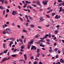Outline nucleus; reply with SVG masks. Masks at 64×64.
<instances>
[{"label":"nucleus","instance_id":"f704fd0d","mask_svg":"<svg viewBox=\"0 0 64 64\" xmlns=\"http://www.w3.org/2000/svg\"><path fill=\"white\" fill-rule=\"evenodd\" d=\"M30 59L32 60L33 59H34V57L32 56H31L30 57Z\"/></svg>","mask_w":64,"mask_h":64},{"label":"nucleus","instance_id":"5fc2aeb1","mask_svg":"<svg viewBox=\"0 0 64 64\" xmlns=\"http://www.w3.org/2000/svg\"><path fill=\"white\" fill-rule=\"evenodd\" d=\"M45 26L46 27H49V25H46Z\"/></svg>","mask_w":64,"mask_h":64},{"label":"nucleus","instance_id":"ddd939ff","mask_svg":"<svg viewBox=\"0 0 64 64\" xmlns=\"http://www.w3.org/2000/svg\"><path fill=\"white\" fill-rule=\"evenodd\" d=\"M58 30H55L54 33L55 34H57L58 33Z\"/></svg>","mask_w":64,"mask_h":64},{"label":"nucleus","instance_id":"4d7b16f0","mask_svg":"<svg viewBox=\"0 0 64 64\" xmlns=\"http://www.w3.org/2000/svg\"><path fill=\"white\" fill-rule=\"evenodd\" d=\"M28 17L29 18H30V19H32V18H31V16H28Z\"/></svg>","mask_w":64,"mask_h":64},{"label":"nucleus","instance_id":"c756f323","mask_svg":"<svg viewBox=\"0 0 64 64\" xmlns=\"http://www.w3.org/2000/svg\"><path fill=\"white\" fill-rule=\"evenodd\" d=\"M39 60V59L38 58H36L35 59V60H36V61H38Z\"/></svg>","mask_w":64,"mask_h":64},{"label":"nucleus","instance_id":"bb28decb","mask_svg":"<svg viewBox=\"0 0 64 64\" xmlns=\"http://www.w3.org/2000/svg\"><path fill=\"white\" fill-rule=\"evenodd\" d=\"M37 55H36V57H39V56L40 55V54H37Z\"/></svg>","mask_w":64,"mask_h":64},{"label":"nucleus","instance_id":"5701e85b","mask_svg":"<svg viewBox=\"0 0 64 64\" xmlns=\"http://www.w3.org/2000/svg\"><path fill=\"white\" fill-rule=\"evenodd\" d=\"M32 6H33L34 7L36 8L37 7L36 6L35 4H32Z\"/></svg>","mask_w":64,"mask_h":64},{"label":"nucleus","instance_id":"cd10ccee","mask_svg":"<svg viewBox=\"0 0 64 64\" xmlns=\"http://www.w3.org/2000/svg\"><path fill=\"white\" fill-rule=\"evenodd\" d=\"M3 46L4 48H5V44L4 43L3 44Z\"/></svg>","mask_w":64,"mask_h":64},{"label":"nucleus","instance_id":"a19ab883","mask_svg":"<svg viewBox=\"0 0 64 64\" xmlns=\"http://www.w3.org/2000/svg\"><path fill=\"white\" fill-rule=\"evenodd\" d=\"M61 53V51H60V50H58V54H60Z\"/></svg>","mask_w":64,"mask_h":64},{"label":"nucleus","instance_id":"20e7f679","mask_svg":"<svg viewBox=\"0 0 64 64\" xmlns=\"http://www.w3.org/2000/svg\"><path fill=\"white\" fill-rule=\"evenodd\" d=\"M17 14V12L15 11H12V14L13 15H15V14Z\"/></svg>","mask_w":64,"mask_h":64},{"label":"nucleus","instance_id":"e433bc0d","mask_svg":"<svg viewBox=\"0 0 64 64\" xmlns=\"http://www.w3.org/2000/svg\"><path fill=\"white\" fill-rule=\"evenodd\" d=\"M28 47H30L31 46V44H28Z\"/></svg>","mask_w":64,"mask_h":64},{"label":"nucleus","instance_id":"8fccbe9b","mask_svg":"<svg viewBox=\"0 0 64 64\" xmlns=\"http://www.w3.org/2000/svg\"><path fill=\"white\" fill-rule=\"evenodd\" d=\"M58 11H59V12H61V11H63V10H59Z\"/></svg>","mask_w":64,"mask_h":64},{"label":"nucleus","instance_id":"864d4df0","mask_svg":"<svg viewBox=\"0 0 64 64\" xmlns=\"http://www.w3.org/2000/svg\"><path fill=\"white\" fill-rule=\"evenodd\" d=\"M27 22H29V23H30V20H28V19H27Z\"/></svg>","mask_w":64,"mask_h":64},{"label":"nucleus","instance_id":"338daca9","mask_svg":"<svg viewBox=\"0 0 64 64\" xmlns=\"http://www.w3.org/2000/svg\"><path fill=\"white\" fill-rule=\"evenodd\" d=\"M48 10H50L51 9V8L50 7L48 8Z\"/></svg>","mask_w":64,"mask_h":64},{"label":"nucleus","instance_id":"f257e3e1","mask_svg":"<svg viewBox=\"0 0 64 64\" xmlns=\"http://www.w3.org/2000/svg\"><path fill=\"white\" fill-rule=\"evenodd\" d=\"M7 34H10L11 33V30L9 28H6V29Z\"/></svg>","mask_w":64,"mask_h":64},{"label":"nucleus","instance_id":"393cba45","mask_svg":"<svg viewBox=\"0 0 64 64\" xmlns=\"http://www.w3.org/2000/svg\"><path fill=\"white\" fill-rule=\"evenodd\" d=\"M39 49H38L36 51V52L37 53H39Z\"/></svg>","mask_w":64,"mask_h":64},{"label":"nucleus","instance_id":"f03ea898","mask_svg":"<svg viewBox=\"0 0 64 64\" xmlns=\"http://www.w3.org/2000/svg\"><path fill=\"white\" fill-rule=\"evenodd\" d=\"M40 20L39 21L40 22H41L44 20V19L43 18V17L40 18Z\"/></svg>","mask_w":64,"mask_h":64},{"label":"nucleus","instance_id":"f3484780","mask_svg":"<svg viewBox=\"0 0 64 64\" xmlns=\"http://www.w3.org/2000/svg\"><path fill=\"white\" fill-rule=\"evenodd\" d=\"M58 50V48H56L54 49V51L55 52H56Z\"/></svg>","mask_w":64,"mask_h":64},{"label":"nucleus","instance_id":"aec40b11","mask_svg":"<svg viewBox=\"0 0 64 64\" xmlns=\"http://www.w3.org/2000/svg\"><path fill=\"white\" fill-rule=\"evenodd\" d=\"M58 2L60 3H62V1L61 0H58Z\"/></svg>","mask_w":64,"mask_h":64},{"label":"nucleus","instance_id":"0eeeda50","mask_svg":"<svg viewBox=\"0 0 64 64\" xmlns=\"http://www.w3.org/2000/svg\"><path fill=\"white\" fill-rule=\"evenodd\" d=\"M36 3L38 4V5H40V1L39 0H38L36 2Z\"/></svg>","mask_w":64,"mask_h":64},{"label":"nucleus","instance_id":"f8f14e48","mask_svg":"<svg viewBox=\"0 0 64 64\" xmlns=\"http://www.w3.org/2000/svg\"><path fill=\"white\" fill-rule=\"evenodd\" d=\"M52 11H53V10H51L49 11H48L47 12V13H50L51 12H52Z\"/></svg>","mask_w":64,"mask_h":64},{"label":"nucleus","instance_id":"7ed1b4c3","mask_svg":"<svg viewBox=\"0 0 64 64\" xmlns=\"http://www.w3.org/2000/svg\"><path fill=\"white\" fill-rule=\"evenodd\" d=\"M34 49L35 50H36V47L35 46H32V48H31V50H34Z\"/></svg>","mask_w":64,"mask_h":64},{"label":"nucleus","instance_id":"9b49d317","mask_svg":"<svg viewBox=\"0 0 64 64\" xmlns=\"http://www.w3.org/2000/svg\"><path fill=\"white\" fill-rule=\"evenodd\" d=\"M52 36V34H51L50 33H49L48 34V37L49 38H50Z\"/></svg>","mask_w":64,"mask_h":64},{"label":"nucleus","instance_id":"c03bdc74","mask_svg":"<svg viewBox=\"0 0 64 64\" xmlns=\"http://www.w3.org/2000/svg\"><path fill=\"white\" fill-rule=\"evenodd\" d=\"M31 26L32 27V28H33L34 27V26L33 25H31Z\"/></svg>","mask_w":64,"mask_h":64},{"label":"nucleus","instance_id":"c85d7f7f","mask_svg":"<svg viewBox=\"0 0 64 64\" xmlns=\"http://www.w3.org/2000/svg\"><path fill=\"white\" fill-rule=\"evenodd\" d=\"M56 27L57 28V29H58V28L60 27V25H58L56 26Z\"/></svg>","mask_w":64,"mask_h":64},{"label":"nucleus","instance_id":"ea45409f","mask_svg":"<svg viewBox=\"0 0 64 64\" xmlns=\"http://www.w3.org/2000/svg\"><path fill=\"white\" fill-rule=\"evenodd\" d=\"M54 47L56 46V45H57V44L56 42L54 43Z\"/></svg>","mask_w":64,"mask_h":64},{"label":"nucleus","instance_id":"1a4fd4ad","mask_svg":"<svg viewBox=\"0 0 64 64\" xmlns=\"http://www.w3.org/2000/svg\"><path fill=\"white\" fill-rule=\"evenodd\" d=\"M6 59H7V58H5L2 59V61L1 62V63H3V62H4V61H5V60H6Z\"/></svg>","mask_w":64,"mask_h":64},{"label":"nucleus","instance_id":"052dcab7","mask_svg":"<svg viewBox=\"0 0 64 64\" xmlns=\"http://www.w3.org/2000/svg\"><path fill=\"white\" fill-rule=\"evenodd\" d=\"M27 10L28 12H30V10L29 9H28Z\"/></svg>","mask_w":64,"mask_h":64},{"label":"nucleus","instance_id":"de8ad7c7","mask_svg":"<svg viewBox=\"0 0 64 64\" xmlns=\"http://www.w3.org/2000/svg\"><path fill=\"white\" fill-rule=\"evenodd\" d=\"M32 3H37V2L35 1H33Z\"/></svg>","mask_w":64,"mask_h":64},{"label":"nucleus","instance_id":"2eb2a0df","mask_svg":"<svg viewBox=\"0 0 64 64\" xmlns=\"http://www.w3.org/2000/svg\"><path fill=\"white\" fill-rule=\"evenodd\" d=\"M3 33L4 34H6V33H7V32H6V30H4L3 32Z\"/></svg>","mask_w":64,"mask_h":64},{"label":"nucleus","instance_id":"423d86ee","mask_svg":"<svg viewBox=\"0 0 64 64\" xmlns=\"http://www.w3.org/2000/svg\"><path fill=\"white\" fill-rule=\"evenodd\" d=\"M42 4L44 5H47V2H46L43 1L42 2Z\"/></svg>","mask_w":64,"mask_h":64},{"label":"nucleus","instance_id":"680f3d73","mask_svg":"<svg viewBox=\"0 0 64 64\" xmlns=\"http://www.w3.org/2000/svg\"><path fill=\"white\" fill-rule=\"evenodd\" d=\"M62 5H63V6H64V2L62 3Z\"/></svg>","mask_w":64,"mask_h":64},{"label":"nucleus","instance_id":"4be33fe9","mask_svg":"<svg viewBox=\"0 0 64 64\" xmlns=\"http://www.w3.org/2000/svg\"><path fill=\"white\" fill-rule=\"evenodd\" d=\"M22 31L23 32H26V33H27V31L26 30H22Z\"/></svg>","mask_w":64,"mask_h":64},{"label":"nucleus","instance_id":"13d9d810","mask_svg":"<svg viewBox=\"0 0 64 64\" xmlns=\"http://www.w3.org/2000/svg\"><path fill=\"white\" fill-rule=\"evenodd\" d=\"M9 59H10V57H9L6 60H9Z\"/></svg>","mask_w":64,"mask_h":64},{"label":"nucleus","instance_id":"6ab92c4d","mask_svg":"<svg viewBox=\"0 0 64 64\" xmlns=\"http://www.w3.org/2000/svg\"><path fill=\"white\" fill-rule=\"evenodd\" d=\"M38 64V62L36 61H35L34 62H33V64Z\"/></svg>","mask_w":64,"mask_h":64},{"label":"nucleus","instance_id":"09e8293b","mask_svg":"<svg viewBox=\"0 0 64 64\" xmlns=\"http://www.w3.org/2000/svg\"><path fill=\"white\" fill-rule=\"evenodd\" d=\"M40 39H42V40H44V37H43V38H40Z\"/></svg>","mask_w":64,"mask_h":64},{"label":"nucleus","instance_id":"a878e982","mask_svg":"<svg viewBox=\"0 0 64 64\" xmlns=\"http://www.w3.org/2000/svg\"><path fill=\"white\" fill-rule=\"evenodd\" d=\"M8 50H6V51H4V53H7V51H8Z\"/></svg>","mask_w":64,"mask_h":64},{"label":"nucleus","instance_id":"37998d69","mask_svg":"<svg viewBox=\"0 0 64 64\" xmlns=\"http://www.w3.org/2000/svg\"><path fill=\"white\" fill-rule=\"evenodd\" d=\"M19 18H20V20H21L22 21H23V19H22V18H21V17H20Z\"/></svg>","mask_w":64,"mask_h":64},{"label":"nucleus","instance_id":"39448f33","mask_svg":"<svg viewBox=\"0 0 64 64\" xmlns=\"http://www.w3.org/2000/svg\"><path fill=\"white\" fill-rule=\"evenodd\" d=\"M34 41V40H31V41H30L29 42H28V44H33V42Z\"/></svg>","mask_w":64,"mask_h":64},{"label":"nucleus","instance_id":"49530a36","mask_svg":"<svg viewBox=\"0 0 64 64\" xmlns=\"http://www.w3.org/2000/svg\"><path fill=\"white\" fill-rule=\"evenodd\" d=\"M4 3L6 4H7V3H8V2H7L6 1H5V0H4Z\"/></svg>","mask_w":64,"mask_h":64},{"label":"nucleus","instance_id":"6e6552de","mask_svg":"<svg viewBox=\"0 0 64 64\" xmlns=\"http://www.w3.org/2000/svg\"><path fill=\"white\" fill-rule=\"evenodd\" d=\"M19 41H20V42L21 43H22V44H23V40H22L20 38L19 40Z\"/></svg>","mask_w":64,"mask_h":64},{"label":"nucleus","instance_id":"6e6d98bb","mask_svg":"<svg viewBox=\"0 0 64 64\" xmlns=\"http://www.w3.org/2000/svg\"><path fill=\"white\" fill-rule=\"evenodd\" d=\"M19 54L20 55H22V52H20Z\"/></svg>","mask_w":64,"mask_h":64},{"label":"nucleus","instance_id":"dca6fc26","mask_svg":"<svg viewBox=\"0 0 64 64\" xmlns=\"http://www.w3.org/2000/svg\"><path fill=\"white\" fill-rule=\"evenodd\" d=\"M12 56L13 57H15L17 56V55L15 54H14L12 55Z\"/></svg>","mask_w":64,"mask_h":64},{"label":"nucleus","instance_id":"412c9836","mask_svg":"<svg viewBox=\"0 0 64 64\" xmlns=\"http://www.w3.org/2000/svg\"><path fill=\"white\" fill-rule=\"evenodd\" d=\"M55 13L54 12L52 13V16H54V15H55Z\"/></svg>","mask_w":64,"mask_h":64},{"label":"nucleus","instance_id":"0e129e2a","mask_svg":"<svg viewBox=\"0 0 64 64\" xmlns=\"http://www.w3.org/2000/svg\"><path fill=\"white\" fill-rule=\"evenodd\" d=\"M39 64H42V62H39Z\"/></svg>","mask_w":64,"mask_h":64},{"label":"nucleus","instance_id":"774afa93","mask_svg":"<svg viewBox=\"0 0 64 64\" xmlns=\"http://www.w3.org/2000/svg\"><path fill=\"white\" fill-rule=\"evenodd\" d=\"M62 11H63L62 12L64 14V9H62Z\"/></svg>","mask_w":64,"mask_h":64},{"label":"nucleus","instance_id":"c9c22d12","mask_svg":"<svg viewBox=\"0 0 64 64\" xmlns=\"http://www.w3.org/2000/svg\"><path fill=\"white\" fill-rule=\"evenodd\" d=\"M6 11L7 13H8V12H9V9H6Z\"/></svg>","mask_w":64,"mask_h":64},{"label":"nucleus","instance_id":"473e14b6","mask_svg":"<svg viewBox=\"0 0 64 64\" xmlns=\"http://www.w3.org/2000/svg\"><path fill=\"white\" fill-rule=\"evenodd\" d=\"M46 16L47 17H48V18H50V16L48 15H46Z\"/></svg>","mask_w":64,"mask_h":64},{"label":"nucleus","instance_id":"2f4dec72","mask_svg":"<svg viewBox=\"0 0 64 64\" xmlns=\"http://www.w3.org/2000/svg\"><path fill=\"white\" fill-rule=\"evenodd\" d=\"M5 10H4L3 11V14L4 15V16L5 15Z\"/></svg>","mask_w":64,"mask_h":64},{"label":"nucleus","instance_id":"a211bd4d","mask_svg":"<svg viewBox=\"0 0 64 64\" xmlns=\"http://www.w3.org/2000/svg\"><path fill=\"white\" fill-rule=\"evenodd\" d=\"M24 45H22L21 46V49H24Z\"/></svg>","mask_w":64,"mask_h":64},{"label":"nucleus","instance_id":"603ef678","mask_svg":"<svg viewBox=\"0 0 64 64\" xmlns=\"http://www.w3.org/2000/svg\"><path fill=\"white\" fill-rule=\"evenodd\" d=\"M52 50H49V52L50 53H52V52H51V51H52Z\"/></svg>","mask_w":64,"mask_h":64},{"label":"nucleus","instance_id":"bf43d9fd","mask_svg":"<svg viewBox=\"0 0 64 64\" xmlns=\"http://www.w3.org/2000/svg\"><path fill=\"white\" fill-rule=\"evenodd\" d=\"M15 45H13L12 46V48H14V47H15Z\"/></svg>","mask_w":64,"mask_h":64},{"label":"nucleus","instance_id":"9d476101","mask_svg":"<svg viewBox=\"0 0 64 64\" xmlns=\"http://www.w3.org/2000/svg\"><path fill=\"white\" fill-rule=\"evenodd\" d=\"M24 59L25 60H27V56L26 54H24Z\"/></svg>","mask_w":64,"mask_h":64},{"label":"nucleus","instance_id":"3c124183","mask_svg":"<svg viewBox=\"0 0 64 64\" xmlns=\"http://www.w3.org/2000/svg\"><path fill=\"white\" fill-rule=\"evenodd\" d=\"M47 42H48L50 41V40H49V39H48L47 40Z\"/></svg>","mask_w":64,"mask_h":64},{"label":"nucleus","instance_id":"e2e57ef3","mask_svg":"<svg viewBox=\"0 0 64 64\" xmlns=\"http://www.w3.org/2000/svg\"><path fill=\"white\" fill-rule=\"evenodd\" d=\"M10 43H11L12 44H13V41H10Z\"/></svg>","mask_w":64,"mask_h":64},{"label":"nucleus","instance_id":"72a5a7b5","mask_svg":"<svg viewBox=\"0 0 64 64\" xmlns=\"http://www.w3.org/2000/svg\"><path fill=\"white\" fill-rule=\"evenodd\" d=\"M62 5V3H61L59 5H58V6H61Z\"/></svg>","mask_w":64,"mask_h":64},{"label":"nucleus","instance_id":"4c0bfd02","mask_svg":"<svg viewBox=\"0 0 64 64\" xmlns=\"http://www.w3.org/2000/svg\"><path fill=\"white\" fill-rule=\"evenodd\" d=\"M0 9H3V7H2V6H0Z\"/></svg>","mask_w":64,"mask_h":64},{"label":"nucleus","instance_id":"69168bd1","mask_svg":"<svg viewBox=\"0 0 64 64\" xmlns=\"http://www.w3.org/2000/svg\"><path fill=\"white\" fill-rule=\"evenodd\" d=\"M16 61H14L13 62V63L14 64L15 63H16Z\"/></svg>","mask_w":64,"mask_h":64},{"label":"nucleus","instance_id":"4468645a","mask_svg":"<svg viewBox=\"0 0 64 64\" xmlns=\"http://www.w3.org/2000/svg\"><path fill=\"white\" fill-rule=\"evenodd\" d=\"M54 18L55 19H58V16L57 15H56V16L54 17Z\"/></svg>","mask_w":64,"mask_h":64},{"label":"nucleus","instance_id":"58836bf2","mask_svg":"<svg viewBox=\"0 0 64 64\" xmlns=\"http://www.w3.org/2000/svg\"><path fill=\"white\" fill-rule=\"evenodd\" d=\"M40 42H45V41L43 40H40Z\"/></svg>","mask_w":64,"mask_h":64},{"label":"nucleus","instance_id":"b1692460","mask_svg":"<svg viewBox=\"0 0 64 64\" xmlns=\"http://www.w3.org/2000/svg\"><path fill=\"white\" fill-rule=\"evenodd\" d=\"M39 36V34H38L35 37V38H37V37H38Z\"/></svg>","mask_w":64,"mask_h":64},{"label":"nucleus","instance_id":"a18cd8bd","mask_svg":"<svg viewBox=\"0 0 64 64\" xmlns=\"http://www.w3.org/2000/svg\"><path fill=\"white\" fill-rule=\"evenodd\" d=\"M25 17L26 18H27V19H28V16H27L26 15L25 16Z\"/></svg>","mask_w":64,"mask_h":64},{"label":"nucleus","instance_id":"79ce46f5","mask_svg":"<svg viewBox=\"0 0 64 64\" xmlns=\"http://www.w3.org/2000/svg\"><path fill=\"white\" fill-rule=\"evenodd\" d=\"M56 64H60V62H56Z\"/></svg>","mask_w":64,"mask_h":64},{"label":"nucleus","instance_id":"7c9ffc66","mask_svg":"<svg viewBox=\"0 0 64 64\" xmlns=\"http://www.w3.org/2000/svg\"><path fill=\"white\" fill-rule=\"evenodd\" d=\"M28 25H29V23H26V26L28 27Z\"/></svg>","mask_w":64,"mask_h":64}]
</instances>
